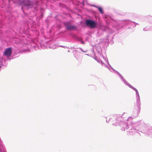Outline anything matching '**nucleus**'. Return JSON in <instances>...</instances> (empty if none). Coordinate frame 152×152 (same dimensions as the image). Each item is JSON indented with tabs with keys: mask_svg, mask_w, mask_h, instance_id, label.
Returning a JSON list of instances; mask_svg holds the SVG:
<instances>
[{
	"mask_svg": "<svg viewBox=\"0 0 152 152\" xmlns=\"http://www.w3.org/2000/svg\"><path fill=\"white\" fill-rule=\"evenodd\" d=\"M20 2H21L20 4L23 6L22 9L25 8L26 9H28L32 7V2H30L29 0H20Z\"/></svg>",
	"mask_w": 152,
	"mask_h": 152,
	"instance_id": "f257e3e1",
	"label": "nucleus"
},
{
	"mask_svg": "<svg viewBox=\"0 0 152 152\" xmlns=\"http://www.w3.org/2000/svg\"><path fill=\"white\" fill-rule=\"evenodd\" d=\"M86 24L87 26L92 28H95L97 25V23L95 21L90 20H86Z\"/></svg>",
	"mask_w": 152,
	"mask_h": 152,
	"instance_id": "f03ea898",
	"label": "nucleus"
},
{
	"mask_svg": "<svg viewBox=\"0 0 152 152\" xmlns=\"http://www.w3.org/2000/svg\"><path fill=\"white\" fill-rule=\"evenodd\" d=\"M65 25L66 27V29L69 30H75L76 28L75 26L71 25L69 23H65Z\"/></svg>",
	"mask_w": 152,
	"mask_h": 152,
	"instance_id": "7ed1b4c3",
	"label": "nucleus"
},
{
	"mask_svg": "<svg viewBox=\"0 0 152 152\" xmlns=\"http://www.w3.org/2000/svg\"><path fill=\"white\" fill-rule=\"evenodd\" d=\"M12 54V49L11 48H7L4 53V55L7 57L10 56Z\"/></svg>",
	"mask_w": 152,
	"mask_h": 152,
	"instance_id": "20e7f679",
	"label": "nucleus"
},
{
	"mask_svg": "<svg viewBox=\"0 0 152 152\" xmlns=\"http://www.w3.org/2000/svg\"><path fill=\"white\" fill-rule=\"evenodd\" d=\"M98 9L99 10V11L101 13H102V14L103 13V12L102 9L101 7H98Z\"/></svg>",
	"mask_w": 152,
	"mask_h": 152,
	"instance_id": "39448f33",
	"label": "nucleus"
},
{
	"mask_svg": "<svg viewBox=\"0 0 152 152\" xmlns=\"http://www.w3.org/2000/svg\"><path fill=\"white\" fill-rule=\"evenodd\" d=\"M135 89L136 90V92H137V89Z\"/></svg>",
	"mask_w": 152,
	"mask_h": 152,
	"instance_id": "423d86ee",
	"label": "nucleus"
},
{
	"mask_svg": "<svg viewBox=\"0 0 152 152\" xmlns=\"http://www.w3.org/2000/svg\"><path fill=\"white\" fill-rule=\"evenodd\" d=\"M82 43L83 44L84 43V42H82Z\"/></svg>",
	"mask_w": 152,
	"mask_h": 152,
	"instance_id": "0eeeda50",
	"label": "nucleus"
}]
</instances>
